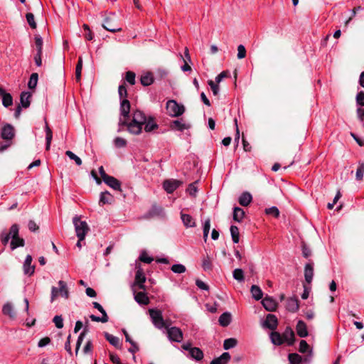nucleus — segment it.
<instances>
[{"instance_id": "5", "label": "nucleus", "mask_w": 364, "mask_h": 364, "mask_svg": "<svg viewBox=\"0 0 364 364\" xmlns=\"http://www.w3.org/2000/svg\"><path fill=\"white\" fill-rule=\"evenodd\" d=\"M59 288L55 287H53L51 288V296L50 301L53 302L54 300L60 295L65 299H68L69 297V291L68 288L67 287L66 283L64 281L58 282Z\"/></svg>"}, {"instance_id": "24", "label": "nucleus", "mask_w": 364, "mask_h": 364, "mask_svg": "<svg viewBox=\"0 0 364 364\" xmlns=\"http://www.w3.org/2000/svg\"><path fill=\"white\" fill-rule=\"evenodd\" d=\"M2 312L4 314L9 316L11 318H14L16 316V313L14 311V306L9 302L6 303L3 306Z\"/></svg>"}, {"instance_id": "28", "label": "nucleus", "mask_w": 364, "mask_h": 364, "mask_svg": "<svg viewBox=\"0 0 364 364\" xmlns=\"http://www.w3.org/2000/svg\"><path fill=\"white\" fill-rule=\"evenodd\" d=\"M45 132H46V149L48 151L50 147L51 141L53 139V133L52 130L49 127L48 123L46 122V126H45Z\"/></svg>"}, {"instance_id": "20", "label": "nucleus", "mask_w": 364, "mask_h": 364, "mask_svg": "<svg viewBox=\"0 0 364 364\" xmlns=\"http://www.w3.org/2000/svg\"><path fill=\"white\" fill-rule=\"evenodd\" d=\"M113 201L114 197L108 191L101 193L99 201L100 205L111 204Z\"/></svg>"}, {"instance_id": "52", "label": "nucleus", "mask_w": 364, "mask_h": 364, "mask_svg": "<svg viewBox=\"0 0 364 364\" xmlns=\"http://www.w3.org/2000/svg\"><path fill=\"white\" fill-rule=\"evenodd\" d=\"M90 318L92 321L106 323L108 321V316L107 314H102V317H99L95 315H90Z\"/></svg>"}, {"instance_id": "33", "label": "nucleus", "mask_w": 364, "mask_h": 364, "mask_svg": "<svg viewBox=\"0 0 364 364\" xmlns=\"http://www.w3.org/2000/svg\"><path fill=\"white\" fill-rule=\"evenodd\" d=\"M136 268L137 269L136 275H135V282L138 284H141L145 282V276L140 267L139 264H136Z\"/></svg>"}, {"instance_id": "58", "label": "nucleus", "mask_w": 364, "mask_h": 364, "mask_svg": "<svg viewBox=\"0 0 364 364\" xmlns=\"http://www.w3.org/2000/svg\"><path fill=\"white\" fill-rule=\"evenodd\" d=\"M140 261L149 264L151 263L154 259L149 257L146 252H142L139 256Z\"/></svg>"}, {"instance_id": "32", "label": "nucleus", "mask_w": 364, "mask_h": 364, "mask_svg": "<svg viewBox=\"0 0 364 364\" xmlns=\"http://www.w3.org/2000/svg\"><path fill=\"white\" fill-rule=\"evenodd\" d=\"M105 336L106 339L109 342V343L114 346L115 348H119L121 347L120 341L118 337L108 333H105Z\"/></svg>"}, {"instance_id": "42", "label": "nucleus", "mask_w": 364, "mask_h": 364, "mask_svg": "<svg viewBox=\"0 0 364 364\" xmlns=\"http://www.w3.org/2000/svg\"><path fill=\"white\" fill-rule=\"evenodd\" d=\"M38 80V73H32L30 77L28 83V87L30 89H34L37 85Z\"/></svg>"}, {"instance_id": "56", "label": "nucleus", "mask_w": 364, "mask_h": 364, "mask_svg": "<svg viewBox=\"0 0 364 364\" xmlns=\"http://www.w3.org/2000/svg\"><path fill=\"white\" fill-rule=\"evenodd\" d=\"M136 75L132 71H127L126 73V80L131 85L135 84Z\"/></svg>"}, {"instance_id": "14", "label": "nucleus", "mask_w": 364, "mask_h": 364, "mask_svg": "<svg viewBox=\"0 0 364 364\" xmlns=\"http://www.w3.org/2000/svg\"><path fill=\"white\" fill-rule=\"evenodd\" d=\"M14 136V129L11 124H6L2 128L1 137L6 140H11Z\"/></svg>"}, {"instance_id": "34", "label": "nucleus", "mask_w": 364, "mask_h": 364, "mask_svg": "<svg viewBox=\"0 0 364 364\" xmlns=\"http://www.w3.org/2000/svg\"><path fill=\"white\" fill-rule=\"evenodd\" d=\"M245 216V211L239 208L235 207L233 210V219L237 222H241Z\"/></svg>"}, {"instance_id": "37", "label": "nucleus", "mask_w": 364, "mask_h": 364, "mask_svg": "<svg viewBox=\"0 0 364 364\" xmlns=\"http://www.w3.org/2000/svg\"><path fill=\"white\" fill-rule=\"evenodd\" d=\"M25 245L24 240L20 237L12 239L11 241V248L12 250L19 247H23Z\"/></svg>"}, {"instance_id": "16", "label": "nucleus", "mask_w": 364, "mask_h": 364, "mask_svg": "<svg viewBox=\"0 0 364 364\" xmlns=\"http://www.w3.org/2000/svg\"><path fill=\"white\" fill-rule=\"evenodd\" d=\"M0 95L2 97V104L5 107H8L13 104L12 96L5 92L4 89L0 87Z\"/></svg>"}, {"instance_id": "46", "label": "nucleus", "mask_w": 364, "mask_h": 364, "mask_svg": "<svg viewBox=\"0 0 364 364\" xmlns=\"http://www.w3.org/2000/svg\"><path fill=\"white\" fill-rule=\"evenodd\" d=\"M232 276L238 282H243L245 279L244 272L242 269H235L232 272Z\"/></svg>"}, {"instance_id": "27", "label": "nucleus", "mask_w": 364, "mask_h": 364, "mask_svg": "<svg viewBox=\"0 0 364 364\" xmlns=\"http://www.w3.org/2000/svg\"><path fill=\"white\" fill-rule=\"evenodd\" d=\"M270 339L272 343L277 346H280L284 343L282 335L276 331H273L271 333Z\"/></svg>"}, {"instance_id": "11", "label": "nucleus", "mask_w": 364, "mask_h": 364, "mask_svg": "<svg viewBox=\"0 0 364 364\" xmlns=\"http://www.w3.org/2000/svg\"><path fill=\"white\" fill-rule=\"evenodd\" d=\"M181 219L186 228H194L196 225V220L189 214L181 212Z\"/></svg>"}, {"instance_id": "53", "label": "nucleus", "mask_w": 364, "mask_h": 364, "mask_svg": "<svg viewBox=\"0 0 364 364\" xmlns=\"http://www.w3.org/2000/svg\"><path fill=\"white\" fill-rule=\"evenodd\" d=\"M364 174V164L359 163L358 167L356 171V179L360 181L363 178Z\"/></svg>"}, {"instance_id": "41", "label": "nucleus", "mask_w": 364, "mask_h": 364, "mask_svg": "<svg viewBox=\"0 0 364 364\" xmlns=\"http://www.w3.org/2000/svg\"><path fill=\"white\" fill-rule=\"evenodd\" d=\"M237 341L235 338H230L225 339L223 343V348L225 350H228L236 346Z\"/></svg>"}, {"instance_id": "12", "label": "nucleus", "mask_w": 364, "mask_h": 364, "mask_svg": "<svg viewBox=\"0 0 364 364\" xmlns=\"http://www.w3.org/2000/svg\"><path fill=\"white\" fill-rule=\"evenodd\" d=\"M32 262V257L30 255H28L25 259L23 263V272L25 274H28L29 276L32 275L34 273L35 266L31 265Z\"/></svg>"}, {"instance_id": "39", "label": "nucleus", "mask_w": 364, "mask_h": 364, "mask_svg": "<svg viewBox=\"0 0 364 364\" xmlns=\"http://www.w3.org/2000/svg\"><path fill=\"white\" fill-rule=\"evenodd\" d=\"M134 299L140 304H147L149 303V299L144 292H138Z\"/></svg>"}, {"instance_id": "63", "label": "nucleus", "mask_w": 364, "mask_h": 364, "mask_svg": "<svg viewBox=\"0 0 364 364\" xmlns=\"http://www.w3.org/2000/svg\"><path fill=\"white\" fill-rule=\"evenodd\" d=\"M356 103L360 106H364V92L360 91L356 95Z\"/></svg>"}, {"instance_id": "47", "label": "nucleus", "mask_w": 364, "mask_h": 364, "mask_svg": "<svg viewBox=\"0 0 364 364\" xmlns=\"http://www.w3.org/2000/svg\"><path fill=\"white\" fill-rule=\"evenodd\" d=\"M87 330L86 328H84V330L82 331V332L80 333V334L78 336V338H77V343H76V348H75V354L77 355V353H78V350L80 348V346H81V343L85 336V334L87 333Z\"/></svg>"}, {"instance_id": "8", "label": "nucleus", "mask_w": 364, "mask_h": 364, "mask_svg": "<svg viewBox=\"0 0 364 364\" xmlns=\"http://www.w3.org/2000/svg\"><path fill=\"white\" fill-rule=\"evenodd\" d=\"M130 112V103L127 99H122L120 103V113L122 117L119 119L121 124L127 125L128 127L127 119L129 117Z\"/></svg>"}, {"instance_id": "50", "label": "nucleus", "mask_w": 364, "mask_h": 364, "mask_svg": "<svg viewBox=\"0 0 364 364\" xmlns=\"http://www.w3.org/2000/svg\"><path fill=\"white\" fill-rule=\"evenodd\" d=\"M265 213L269 215H272L274 218H278L279 216V210L275 206H272L271 208H266Z\"/></svg>"}, {"instance_id": "19", "label": "nucleus", "mask_w": 364, "mask_h": 364, "mask_svg": "<svg viewBox=\"0 0 364 364\" xmlns=\"http://www.w3.org/2000/svg\"><path fill=\"white\" fill-rule=\"evenodd\" d=\"M287 309L291 312H296L299 310V301L296 298H289L287 301Z\"/></svg>"}, {"instance_id": "2", "label": "nucleus", "mask_w": 364, "mask_h": 364, "mask_svg": "<svg viewBox=\"0 0 364 364\" xmlns=\"http://www.w3.org/2000/svg\"><path fill=\"white\" fill-rule=\"evenodd\" d=\"M164 328V333H166L171 341L180 343L183 340V333L179 328L169 326L161 316V328Z\"/></svg>"}, {"instance_id": "21", "label": "nucleus", "mask_w": 364, "mask_h": 364, "mask_svg": "<svg viewBox=\"0 0 364 364\" xmlns=\"http://www.w3.org/2000/svg\"><path fill=\"white\" fill-rule=\"evenodd\" d=\"M284 342L286 341L289 345H292L294 341V333L290 327H287L282 334Z\"/></svg>"}, {"instance_id": "51", "label": "nucleus", "mask_w": 364, "mask_h": 364, "mask_svg": "<svg viewBox=\"0 0 364 364\" xmlns=\"http://www.w3.org/2000/svg\"><path fill=\"white\" fill-rule=\"evenodd\" d=\"M65 155L68 156L70 159L74 160L77 166H80L82 164V160L80 159V158L75 155L71 151H66Z\"/></svg>"}, {"instance_id": "45", "label": "nucleus", "mask_w": 364, "mask_h": 364, "mask_svg": "<svg viewBox=\"0 0 364 364\" xmlns=\"http://www.w3.org/2000/svg\"><path fill=\"white\" fill-rule=\"evenodd\" d=\"M289 360L291 364H299L302 361V357L297 353H290Z\"/></svg>"}, {"instance_id": "9", "label": "nucleus", "mask_w": 364, "mask_h": 364, "mask_svg": "<svg viewBox=\"0 0 364 364\" xmlns=\"http://www.w3.org/2000/svg\"><path fill=\"white\" fill-rule=\"evenodd\" d=\"M181 185V181L176 179L165 180L163 182V188L168 193H171Z\"/></svg>"}, {"instance_id": "7", "label": "nucleus", "mask_w": 364, "mask_h": 364, "mask_svg": "<svg viewBox=\"0 0 364 364\" xmlns=\"http://www.w3.org/2000/svg\"><path fill=\"white\" fill-rule=\"evenodd\" d=\"M19 227L17 224H14L10 228L9 232L3 231L0 235L1 241L3 245L8 244L10 239L16 238L18 236Z\"/></svg>"}, {"instance_id": "15", "label": "nucleus", "mask_w": 364, "mask_h": 364, "mask_svg": "<svg viewBox=\"0 0 364 364\" xmlns=\"http://www.w3.org/2000/svg\"><path fill=\"white\" fill-rule=\"evenodd\" d=\"M107 186L116 191H121V183L113 176H108L103 181Z\"/></svg>"}, {"instance_id": "23", "label": "nucleus", "mask_w": 364, "mask_h": 364, "mask_svg": "<svg viewBox=\"0 0 364 364\" xmlns=\"http://www.w3.org/2000/svg\"><path fill=\"white\" fill-rule=\"evenodd\" d=\"M230 358L231 356L230 353L225 352L220 357L213 359L210 364H226Z\"/></svg>"}, {"instance_id": "54", "label": "nucleus", "mask_w": 364, "mask_h": 364, "mask_svg": "<svg viewBox=\"0 0 364 364\" xmlns=\"http://www.w3.org/2000/svg\"><path fill=\"white\" fill-rule=\"evenodd\" d=\"M208 85L210 87L211 90L214 95H218L220 91V87L218 83H215L213 80H210L208 82Z\"/></svg>"}, {"instance_id": "61", "label": "nucleus", "mask_w": 364, "mask_h": 364, "mask_svg": "<svg viewBox=\"0 0 364 364\" xmlns=\"http://www.w3.org/2000/svg\"><path fill=\"white\" fill-rule=\"evenodd\" d=\"M118 92H119V95L122 100L126 99L127 95V88L124 85H121L119 86Z\"/></svg>"}, {"instance_id": "49", "label": "nucleus", "mask_w": 364, "mask_h": 364, "mask_svg": "<svg viewBox=\"0 0 364 364\" xmlns=\"http://www.w3.org/2000/svg\"><path fill=\"white\" fill-rule=\"evenodd\" d=\"M171 269L176 274H182L186 271V268L183 264H176L172 265Z\"/></svg>"}, {"instance_id": "1", "label": "nucleus", "mask_w": 364, "mask_h": 364, "mask_svg": "<svg viewBox=\"0 0 364 364\" xmlns=\"http://www.w3.org/2000/svg\"><path fill=\"white\" fill-rule=\"evenodd\" d=\"M143 125H144V130L146 132H151L158 128L156 120L153 117H147L140 110L134 111L132 120L128 124L129 132L132 134H139L141 132Z\"/></svg>"}, {"instance_id": "57", "label": "nucleus", "mask_w": 364, "mask_h": 364, "mask_svg": "<svg viewBox=\"0 0 364 364\" xmlns=\"http://www.w3.org/2000/svg\"><path fill=\"white\" fill-rule=\"evenodd\" d=\"M114 144L116 147L122 148L127 145V141L121 137H116L114 140Z\"/></svg>"}, {"instance_id": "40", "label": "nucleus", "mask_w": 364, "mask_h": 364, "mask_svg": "<svg viewBox=\"0 0 364 364\" xmlns=\"http://www.w3.org/2000/svg\"><path fill=\"white\" fill-rule=\"evenodd\" d=\"M203 229V239H204V241L206 242L208 237L210 230V218H207L205 220Z\"/></svg>"}, {"instance_id": "55", "label": "nucleus", "mask_w": 364, "mask_h": 364, "mask_svg": "<svg viewBox=\"0 0 364 364\" xmlns=\"http://www.w3.org/2000/svg\"><path fill=\"white\" fill-rule=\"evenodd\" d=\"M26 20H27V22L29 24V26L32 28H36V23L35 21L33 14L32 13H28V14H26Z\"/></svg>"}, {"instance_id": "22", "label": "nucleus", "mask_w": 364, "mask_h": 364, "mask_svg": "<svg viewBox=\"0 0 364 364\" xmlns=\"http://www.w3.org/2000/svg\"><path fill=\"white\" fill-rule=\"evenodd\" d=\"M314 277V267L313 264L308 263L305 265L304 268V277L307 283L310 284L312 282Z\"/></svg>"}, {"instance_id": "30", "label": "nucleus", "mask_w": 364, "mask_h": 364, "mask_svg": "<svg viewBox=\"0 0 364 364\" xmlns=\"http://www.w3.org/2000/svg\"><path fill=\"white\" fill-rule=\"evenodd\" d=\"M149 313L154 326L159 328V311L157 309H149Z\"/></svg>"}, {"instance_id": "18", "label": "nucleus", "mask_w": 364, "mask_h": 364, "mask_svg": "<svg viewBox=\"0 0 364 364\" xmlns=\"http://www.w3.org/2000/svg\"><path fill=\"white\" fill-rule=\"evenodd\" d=\"M296 333L301 338H305L308 336V331L306 323L300 320L296 326Z\"/></svg>"}, {"instance_id": "13", "label": "nucleus", "mask_w": 364, "mask_h": 364, "mask_svg": "<svg viewBox=\"0 0 364 364\" xmlns=\"http://www.w3.org/2000/svg\"><path fill=\"white\" fill-rule=\"evenodd\" d=\"M264 308L269 311H274L277 306V303L272 297L266 296L262 301Z\"/></svg>"}, {"instance_id": "38", "label": "nucleus", "mask_w": 364, "mask_h": 364, "mask_svg": "<svg viewBox=\"0 0 364 364\" xmlns=\"http://www.w3.org/2000/svg\"><path fill=\"white\" fill-rule=\"evenodd\" d=\"M230 234L232 237V240L234 243H238L240 240V232L239 229L235 225H231L230 227Z\"/></svg>"}, {"instance_id": "44", "label": "nucleus", "mask_w": 364, "mask_h": 364, "mask_svg": "<svg viewBox=\"0 0 364 364\" xmlns=\"http://www.w3.org/2000/svg\"><path fill=\"white\" fill-rule=\"evenodd\" d=\"M202 267L205 271L211 270L213 265L212 261L208 256L204 257L202 261Z\"/></svg>"}, {"instance_id": "10", "label": "nucleus", "mask_w": 364, "mask_h": 364, "mask_svg": "<svg viewBox=\"0 0 364 364\" xmlns=\"http://www.w3.org/2000/svg\"><path fill=\"white\" fill-rule=\"evenodd\" d=\"M278 325V320L275 315L269 314L267 316L266 320L263 322L262 326L264 328L270 330H275Z\"/></svg>"}, {"instance_id": "64", "label": "nucleus", "mask_w": 364, "mask_h": 364, "mask_svg": "<svg viewBox=\"0 0 364 364\" xmlns=\"http://www.w3.org/2000/svg\"><path fill=\"white\" fill-rule=\"evenodd\" d=\"M309 346L307 342L304 340H301L299 343V351L302 353H306L309 350Z\"/></svg>"}, {"instance_id": "48", "label": "nucleus", "mask_w": 364, "mask_h": 364, "mask_svg": "<svg viewBox=\"0 0 364 364\" xmlns=\"http://www.w3.org/2000/svg\"><path fill=\"white\" fill-rule=\"evenodd\" d=\"M87 330L86 328H84V330L82 331V332L80 333V334L78 336V338H77V343H76V348H75V354L77 355V353H78V350L80 348V346H81V343L85 336V334L87 333Z\"/></svg>"}, {"instance_id": "4", "label": "nucleus", "mask_w": 364, "mask_h": 364, "mask_svg": "<svg viewBox=\"0 0 364 364\" xmlns=\"http://www.w3.org/2000/svg\"><path fill=\"white\" fill-rule=\"evenodd\" d=\"M166 109L171 117H179L185 112L183 105H178L174 100H170L166 102Z\"/></svg>"}, {"instance_id": "31", "label": "nucleus", "mask_w": 364, "mask_h": 364, "mask_svg": "<svg viewBox=\"0 0 364 364\" xmlns=\"http://www.w3.org/2000/svg\"><path fill=\"white\" fill-rule=\"evenodd\" d=\"M250 291L252 297L257 301L260 300L263 296L262 289L257 285H252L251 287Z\"/></svg>"}, {"instance_id": "35", "label": "nucleus", "mask_w": 364, "mask_h": 364, "mask_svg": "<svg viewBox=\"0 0 364 364\" xmlns=\"http://www.w3.org/2000/svg\"><path fill=\"white\" fill-rule=\"evenodd\" d=\"M140 81L144 86L150 85L154 82L152 74L150 73H147L142 75Z\"/></svg>"}, {"instance_id": "29", "label": "nucleus", "mask_w": 364, "mask_h": 364, "mask_svg": "<svg viewBox=\"0 0 364 364\" xmlns=\"http://www.w3.org/2000/svg\"><path fill=\"white\" fill-rule=\"evenodd\" d=\"M219 323L221 326H228L231 321V314L229 312H225L219 317Z\"/></svg>"}, {"instance_id": "36", "label": "nucleus", "mask_w": 364, "mask_h": 364, "mask_svg": "<svg viewBox=\"0 0 364 364\" xmlns=\"http://www.w3.org/2000/svg\"><path fill=\"white\" fill-rule=\"evenodd\" d=\"M189 354L192 358H193L196 360H200L203 358V351L200 348L196 347H193V348H191Z\"/></svg>"}, {"instance_id": "25", "label": "nucleus", "mask_w": 364, "mask_h": 364, "mask_svg": "<svg viewBox=\"0 0 364 364\" xmlns=\"http://www.w3.org/2000/svg\"><path fill=\"white\" fill-rule=\"evenodd\" d=\"M31 95L28 92H23L20 96L21 105L23 107L27 108L30 106Z\"/></svg>"}, {"instance_id": "17", "label": "nucleus", "mask_w": 364, "mask_h": 364, "mask_svg": "<svg viewBox=\"0 0 364 364\" xmlns=\"http://www.w3.org/2000/svg\"><path fill=\"white\" fill-rule=\"evenodd\" d=\"M170 127L172 129L181 132L190 128V125L183 122L182 119L173 121Z\"/></svg>"}, {"instance_id": "3", "label": "nucleus", "mask_w": 364, "mask_h": 364, "mask_svg": "<svg viewBox=\"0 0 364 364\" xmlns=\"http://www.w3.org/2000/svg\"><path fill=\"white\" fill-rule=\"evenodd\" d=\"M76 235L80 240H84L89 231V227L85 221H82L77 216L73 218V220Z\"/></svg>"}, {"instance_id": "43", "label": "nucleus", "mask_w": 364, "mask_h": 364, "mask_svg": "<svg viewBox=\"0 0 364 364\" xmlns=\"http://www.w3.org/2000/svg\"><path fill=\"white\" fill-rule=\"evenodd\" d=\"M82 69V59L81 57L79 58L77 64L75 69V78L77 81H80L81 78V72Z\"/></svg>"}, {"instance_id": "6", "label": "nucleus", "mask_w": 364, "mask_h": 364, "mask_svg": "<svg viewBox=\"0 0 364 364\" xmlns=\"http://www.w3.org/2000/svg\"><path fill=\"white\" fill-rule=\"evenodd\" d=\"M102 27L112 33L122 31V28L118 24L117 18L114 14H111L105 18Z\"/></svg>"}, {"instance_id": "59", "label": "nucleus", "mask_w": 364, "mask_h": 364, "mask_svg": "<svg viewBox=\"0 0 364 364\" xmlns=\"http://www.w3.org/2000/svg\"><path fill=\"white\" fill-rule=\"evenodd\" d=\"M35 43L38 53H42L43 50V39L40 36H35Z\"/></svg>"}, {"instance_id": "62", "label": "nucleus", "mask_w": 364, "mask_h": 364, "mask_svg": "<svg viewBox=\"0 0 364 364\" xmlns=\"http://www.w3.org/2000/svg\"><path fill=\"white\" fill-rule=\"evenodd\" d=\"M246 56V49L243 45H240L237 47V58L242 59Z\"/></svg>"}, {"instance_id": "26", "label": "nucleus", "mask_w": 364, "mask_h": 364, "mask_svg": "<svg viewBox=\"0 0 364 364\" xmlns=\"http://www.w3.org/2000/svg\"><path fill=\"white\" fill-rule=\"evenodd\" d=\"M252 197L250 193L245 192L239 198V203L242 206H247L252 201Z\"/></svg>"}, {"instance_id": "60", "label": "nucleus", "mask_w": 364, "mask_h": 364, "mask_svg": "<svg viewBox=\"0 0 364 364\" xmlns=\"http://www.w3.org/2000/svg\"><path fill=\"white\" fill-rule=\"evenodd\" d=\"M53 322L58 328H62L63 327V319L61 316H55L53 318Z\"/></svg>"}]
</instances>
